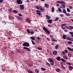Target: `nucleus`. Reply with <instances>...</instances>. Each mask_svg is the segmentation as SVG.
I'll return each mask as SVG.
<instances>
[{
    "label": "nucleus",
    "mask_w": 73,
    "mask_h": 73,
    "mask_svg": "<svg viewBox=\"0 0 73 73\" xmlns=\"http://www.w3.org/2000/svg\"><path fill=\"white\" fill-rule=\"evenodd\" d=\"M46 65L48 66H50V64L48 62H46Z\"/></svg>",
    "instance_id": "nucleus-25"
},
{
    "label": "nucleus",
    "mask_w": 73,
    "mask_h": 73,
    "mask_svg": "<svg viewBox=\"0 0 73 73\" xmlns=\"http://www.w3.org/2000/svg\"><path fill=\"white\" fill-rule=\"evenodd\" d=\"M59 19V18L58 17H56L55 20H53V21H58V20Z\"/></svg>",
    "instance_id": "nucleus-22"
},
{
    "label": "nucleus",
    "mask_w": 73,
    "mask_h": 73,
    "mask_svg": "<svg viewBox=\"0 0 73 73\" xmlns=\"http://www.w3.org/2000/svg\"><path fill=\"white\" fill-rule=\"evenodd\" d=\"M68 29L69 30L71 31V29H73V26H69Z\"/></svg>",
    "instance_id": "nucleus-15"
},
{
    "label": "nucleus",
    "mask_w": 73,
    "mask_h": 73,
    "mask_svg": "<svg viewBox=\"0 0 73 73\" xmlns=\"http://www.w3.org/2000/svg\"><path fill=\"white\" fill-rule=\"evenodd\" d=\"M30 33L31 35H33L34 34V31L32 30H30Z\"/></svg>",
    "instance_id": "nucleus-16"
},
{
    "label": "nucleus",
    "mask_w": 73,
    "mask_h": 73,
    "mask_svg": "<svg viewBox=\"0 0 73 73\" xmlns=\"http://www.w3.org/2000/svg\"><path fill=\"white\" fill-rule=\"evenodd\" d=\"M5 69H4V68L2 69V71H3V72H5Z\"/></svg>",
    "instance_id": "nucleus-59"
},
{
    "label": "nucleus",
    "mask_w": 73,
    "mask_h": 73,
    "mask_svg": "<svg viewBox=\"0 0 73 73\" xmlns=\"http://www.w3.org/2000/svg\"><path fill=\"white\" fill-rule=\"evenodd\" d=\"M26 20L27 23H31V21L29 19H26Z\"/></svg>",
    "instance_id": "nucleus-28"
},
{
    "label": "nucleus",
    "mask_w": 73,
    "mask_h": 73,
    "mask_svg": "<svg viewBox=\"0 0 73 73\" xmlns=\"http://www.w3.org/2000/svg\"><path fill=\"white\" fill-rule=\"evenodd\" d=\"M17 3L18 4H23V1L21 0H17Z\"/></svg>",
    "instance_id": "nucleus-4"
},
{
    "label": "nucleus",
    "mask_w": 73,
    "mask_h": 73,
    "mask_svg": "<svg viewBox=\"0 0 73 73\" xmlns=\"http://www.w3.org/2000/svg\"><path fill=\"white\" fill-rule=\"evenodd\" d=\"M23 46H29L30 45L29 43L26 42L23 43Z\"/></svg>",
    "instance_id": "nucleus-3"
},
{
    "label": "nucleus",
    "mask_w": 73,
    "mask_h": 73,
    "mask_svg": "<svg viewBox=\"0 0 73 73\" xmlns=\"http://www.w3.org/2000/svg\"><path fill=\"white\" fill-rule=\"evenodd\" d=\"M29 65L30 67H32V66H33V65L32 64Z\"/></svg>",
    "instance_id": "nucleus-54"
},
{
    "label": "nucleus",
    "mask_w": 73,
    "mask_h": 73,
    "mask_svg": "<svg viewBox=\"0 0 73 73\" xmlns=\"http://www.w3.org/2000/svg\"><path fill=\"white\" fill-rule=\"evenodd\" d=\"M31 41L32 42V43L33 44V45H35V43L33 41V40H31Z\"/></svg>",
    "instance_id": "nucleus-43"
},
{
    "label": "nucleus",
    "mask_w": 73,
    "mask_h": 73,
    "mask_svg": "<svg viewBox=\"0 0 73 73\" xmlns=\"http://www.w3.org/2000/svg\"><path fill=\"white\" fill-rule=\"evenodd\" d=\"M56 3L57 4L60 3V4H66V3H65V2L64 1H56Z\"/></svg>",
    "instance_id": "nucleus-5"
},
{
    "label": "nucleus",
    "mask_w": 73,
    "mask_h": 73,
    "mask_svg": "<svg viewBox=\"0 0 73 73\" xmlns=\"http://www.w3.org/2000/svg\"><path fill=\"white\" fill-rule=\"evenodd\" d=\"M66 35H63L62 36V38L63 39H64V40H65L66 38Z\"/></svg>",
    "instance_id": "nucleus-11"
},
{
    "label": "nucleus",
    "mask_w": 73,
    "mask_h": 73,
    "mask_svg": "<svg viewBox=\"0 0 73 73\" xmlns=\"http://www.w3.org/2000/svg\"><path fill=\"white\" fill-rule=\"evenodd\" d=\"M47 39L48 41H50V39H49L48 38H47Z\"/></svg>",
    "instance_id": "nucleus-61"
},
{
    "label": "nucleus",
    "mask_w": 73,
    "mask_h": 73,
    "mask_svg": "<svg viewBox=\"0 0 73 73\" xmlns=\"http://www.w3.org/2000/svg\"><path fill=\"white\" fill-rule=\"evenodd\" d=\"M36 12H39V13L40 12V11H39V10H37Z\"/></svg>",
    "instance_id": "nucleus-62"
},
{
    "label": "nucleus",
    "mask_w": 73,
    "mask_h": 73,
    "mask_svg": "<svg viewBox=\"0 0 73 73\" xmlns=\"http://www.w3.org/2000/svg\"><path fill=\"white\" fill-rule=\"evenodd\" d=\"M18 15L19 16H21V17H22V16H23V15H22L21 14H19Z\"/></svg>",
    "instance_id": "nucleus-52"
},
{
    "label": "nucleus",
    "mask_w": 73,
    "mask_h": 73,
    "mask_svg": "<svg viewBox=\"0 0 73 73\" xmlns=\"http://www.w3.org/2000/svg\"><path fill=\"white\" fill-rule=\"evenodd\" d=\"M16 52H17L18 53H20V51L19 50H16Z\"/></svg>",
    "instance_id": "nucleus-41"
},
{
    "label": "nucleus",
    "mask_w": 73,
    "mask_h": 73,
    "mask_svg": "<svg viewBox=\"0 0 73 73\" xmlns=\"http://www.w3.org/2000/svg\"><path fill=\"white\" fill-rule=\"evenodd\" d=\"M63 58H64V59H65V60H68V58L65 55L63 56Z\"/></svg>",
    "instance_id": "nucleus-12"
},
{
    "label": "nucleus",
    "mask_w": 73,
    "mask_h": 73,
    "mask_svg": "<svg viewBox=\"0 0 73 73\" xmlns=\"http://www.w3.org/2000/svg\"><path fill=\"white\" fill-rule=\"evenodd\" d=\"M44 7L48 9V8L49 7V6L47 3H46L44 4Z\"/></svg>",
    "instance_id": "nucleus-9"
},
{
    "label": "nucleus",
    "mask_w": 73,
    "mask_h": 73,
    "mask_svg": "<svg viewBox=\"0 0 73 73\" xmlns=\"http://www.w3.org/2000/svg\"><path fill=\"white\" fill-rule=\"evenodd\" d=\"M39 7V9H40L42 8V7L40 6V7Z\"/></svg>",
    "instance_id": "nucleus-63"
},
{
    "label": "nucleus",
    "mask_w": 73,
    "mask_h": 73,
    "mask_svg": "<svg viewBox=\"0 0 73 73\" xmlns=\"http://www.w3.org/2000/svg\"><path fill=\"white\" fill-rule=\"evenodd\" d=\"M40 11H44V9H43L42 8L41 9H40Z\"/></svg>",
    "instance_id": "nucleus-58"
},
{
    "label": "nucleus",
    "mask_w": 73,
    "mask_h": 73,
    "mask_svg": "<svg viewBox=\"0 0 73 73\" xmlns=\"http://www.w3.org/2000/svg\"><path fill=\"white\" fill-rule=\"evenodd\" d=\"M65 15L67 16H70V15L69 13H66Z\"/></svg>",
    "instance_id": "nucleus-37"
},
{
    "label": "nucleus",
    "mask_w": 73,
    "mask_h": 73,
    "mask_svg": "<svg viewBox=\"0 0 73 73\" xmlns=\"http://www.w3.org/2000/svg\"><path fill=\"white\" fill-rule=\"evenodd\" d=\"M3 48L5 49H6L7 48V47H6V46L4 47H3Z\"/></svg>",
    "instance_id": "nucleus-64"
},
{
    "label": "nucleus",
    "mask_w": 73,
    "mask_h": 73,
    "mask_svg": "<svg viewBox=\"0 0 73 73\" xmlns=\"http://www.w3.org/2000/svg\"><path fill=\"white\" fill-rule=\"evenodd\" d=\"M39 50H42V48H41L40 47H38L37 48Z\"/></svg>",
    "instance_id": "nucleus-47"
},
{
    "label": "nucleus",
    "mask_w": 73,
    "mask_h": 73,
    "mask_svg": "<svg viewBox=\"0 0 73 73\" xmlns=\"http://www.w3.org/2000/svg\"><path fill=\"white\" fill-rule=\"evenodd\" d=\"M35 72L36 73H38L39 72L38 71L37 69L35 70Z\"/></svg>",
    "instance_id": "nucleus-42"
},
{
    "label": "nucleus",
    "mask_w": 73,
    "mask_h": 73,
    "mask_svg": "<svg viewBox=\"0 0 73 73\" xmlns=\"http://www.w3.org/2000/svg\"><path fill=\"white\" fill-rule=\"evenodd\" d=\"M54 7H52V12H54Z\"/></svg>",
    "instance_id": "nucleus-32"
},
{
    "label": "nucleus",
    "mask_w": 73,
    "mask_h": 73,
    "mask_svg": "<svg viewBox=\"0 0 73 73\" xmlns=\"http://www.w3.org/2000/svg\"><path fill=\"white\" fill-rule=\"evenodd\" d=\"M61 5L64 9H65V5L62 4Z\"/></svg>",
    "instance_id": "nucleus-31"
},
{
    "label": "nucleus",
    "mask_w": 73,
    "mask_h": 73,
    "mask_svg": "<svg viewBox=\"0 0 73 73\" xmlns=\"http://www.w3.org/2000/svg\"><path fill=\"white\" fill-rule=\"evenodd\" d=\"M63 13H64L65 14L66 13V10H65V9H63Z\"/></svg>",
    "instance_id": "nucleus-24"
},
{
    "label": "nucleus",
    "mask_w": 73,
    "mask_h": 73,
    "mask_svg": "<svg viewBox=\"0 0 73 73\" xmlns=\"http://www.w3.org/2000/svg\"><path fill=\"white\" fill-rule=\"evenodd\" d=\"M46 17L47 19H50V16H48V15H46Z\"/></svg>",
    "instance_id": "nucleus-18"
},
{
    "label": "nucleus",
    "mask_w": 73,
    "mask_h": 73,
    "mask_svg": "<svg viewBox=\"0 0 73 73\" xmlns=\"http://www.w3.org/2000/svg\"><path fill=\"white\" fill-rule=\"evenodd\" d=\"M52 53L54 55H56L57 54V51H52Z\"/></svg>",
    "instance_id": "nucleus-8"
},
{
    "label": "nucleus",
    "mask_w": 73,
    "mask_h": 73,
    "mask_svg": "<svg viewBox=\"0 0 73 73\" xmlns=\"http://www.w3.org/2000/svg\"><path fill=\"white\" fill-rule=\"evenodd\" d=\"M62 29H63V30H64V29H65V28H64L63 27H62Z\"/></svg>",
    "instance_id": "nucleus-57"
},
{
    "label": "nucleus",
    "mask_w": 73,
    "mask_h": 73,
    "mask_svg": "<svg viewBox=\"0 0 73 73\" xmlns=\"http://www.w3.org/2000/svg\"><path fill=\"white\" fill-rule=\"evenodd\" d=\"M59 47V46L58 45V44L56 46H55V49H57Z\"/></svg>",
    "instance_id": "nucleus-29"
},
{
    "label": "nucleus",
    "mask_w": 73,
    "mask_h": 73,
    "mask_svg": "<svg viewBox=\"0 0 73 73\" xmlns=\"http://www.w3.org/2000/svg\"><path fill=\"white\" fill-rule=\"evenodd\" d=\"M3 0H0V3H2L3 1Z\"/></svg>",
    "instance_id": "nucleus-53"
},
{
    "label": "nucleus",
    "mask_w": 73,
    "mask_h": 73,
    "mask_svg": "<svg viewBox=\"0 0 73 73\" xmlns=\"http://www.w3.org/2000/svg\"><path fill=\"white\" fill-rule=\"evenodd\" d=\"M68 55L70 57H71V56H72V54H70V53H68Z\"/></svg>",
    "instance_id": "nucleus-40"
},
{
    "label": "nucleus",
    "mask_w": 73,
    "mask_h": 73,
    "mask_svg": "<svg viewBox=\"0 0 73 73\" xmlns=\"http://www.w3.org/2000/svg\"><path fill=\"white\" fill-rule=\"evenodd\" d=\"M52 41H54V42H57V40L56 39H52Z\"/></svg>",
    "instance_id": "nucleus-48"
},
{
    "label": "nucleus",
    "mask_w": 73,
    "mask_h": 73,
    "mask_svg": "<svg viewBox=\"0 0 73 73\" xmlns=\"http://www.w3.org/2000/svg\"><path fill=\"white\" fill-rule=\"evenodd\" d=\"M68 44H73V43H72V42L70 41L68 42Z\"/></svg>",
    "instance_id": "nucleus-44"
},
{
    "label": "nucleus",
    "mask_w": 73,
    "mask_h": 73,
    "mask_svg": "<svg viewBox=\"0 0 73 73\" xmlns=\"http://www.w3.org/2000/svg\"><path fill=\"white\" fill-rule=\"evenodd\" d=\"M61 61H63V62H66V60L64 59L63 58H61Z\"/></svg>",
    "instance_id": "nucleus-20"
},
{
    "label": "nucleus",
    "mask_w": 73,
    "mask_h": 73,
    "mask_svg": "<svg viewBox=\"0 0 73 73\" xmlns=\"http://www.w3.org/2000/svg\"><path fill=\"white\" fill-rule=\"evenodd\" d=\"M60 16L61 17H64V14H60Z\"/></svg>",
    "instance_id": "nucleus-50"
},
{
    "label": "nucleus",
    "mask_w": 73,
    "mask_h": 73,
    "mask_svg": "<svg viewBox=\"0 0 73 73\" xmlns=\"http://www.w3.org/2000/svg\"><path fill=\"white\" fill-rule=\"evenodd\" d=\"M58 10L59 11L61 12V13H62V11H61V9L60 8H58Z\"/></svg>",
    "instance_id": "nucleus-33"
},
{
    "label": "nucleus",
    "mask_w": 73,
    "mask_h": 73,
    "mask_svg": "<svg viewBox=\"0 0 73 73\" xmlns=\"http://www.w3.org/2000/svg\"><path fill=\"white\" fill-rule=\"evenodd\" d=\"M53 21V20L52 19H48L47 20V21L48 23H50V24H52V22Z\"/></svg>",
    "instance_id": "nucleus-7"
},
{
    "label": "nucleus",
    "mask_w": 73,
    "mask_h": 73,
    "mask_svg": "<svg viewBox=\"0 0 73 73\" xmlns=\"http://www.w3.org/2000/svg\"><path fill=\"white\" fill-rule=\"evenodd\" d=\"M48 60L49 62H50V65H51L53 66V65H54V61H53V59H52V58H50Z\"/></svg>",
    "instance_id": "nucleus-1"
},
{
    "label": "nucleus",
    "mask_w": 73,
    "mask_h": 73,
    "mask_svg": "<svg viewBox=\"0 0 73 73\" xmlns=\"http://www.w3.org/2000/svg\"><path fill=\"white\" fill-rule=\"evenodd\" d=\"M30 38L31 40H35V38L33 37H30Z\"/></svg>",
    "instance_id": "nucleus-21"
},
{
    "label": "nucleus",
    "mask_w": 73,
    "mask_h": 73,
    "mask_svg": "<svg viewBox=\"0 0 73 73\" xmlns=\"http://www.w3.org/2000/svg\"><path fill=\"white\" fill-rule=\"evenodd\" d=\"M62 54H65V52L64 51H63L62 52Z\"/></svg>",
    "instance_id": "nucleus-45"
},
{
    "label": "nucleus",
    "mask_w": 73,
    "mask_h": 73,
    "mask_svg": "<svg viewBox=\"0 0 73 73\" xmlns=\"http://www.w3.org/2000/svg\"><path fill=\"white\" fill-rule=\"evenodd\" d=\"M67 11L68 12H70V10L69 8H67Z\"/></svg>",
    "instance_id": "nucleus-34"
},
{
    "label": "nucleus",
    "mask_w": 73,
    "mask_h": 73,
    "mask_svg": "<svg viewBox=\"0 0 73 73\" xmlns=\"http://www.w3.org/2000/svg\"><path fill=\"white\" fill-rule=\"evenodd\" d=\"M41 70H42L43 71H45L46 70V69L43 68H41Z\"/></svg>",
    "instance_id": "nucleus-27"
},
{
    "label": "nucleus",
    "mask_w": 73,
    "mask_h": 73,
    "mask_svg": "<svg viewBox=\"0 0 73 73\" xmlns=\"http://www.w3.org/2000/svg\"><path fill=\"white\" fill-rule=\"evenodd\" d=\"M17 19H19V20H23V18H22V17H21L19 16H18L17 17Z\"/></svg>",
    "instance_id": "nucleus-14"
},
{
    "label": "nucleus",
    "mask_w": 73,
    "mask_h": 73,
    "mask_svg": "<svg viewBox=\"0 0 73 73\" xmlns=\"http://www.w3.org/2000/svg\"><path fill=\"white\" fill-rule=\"evenodd\" d=\"M56 59L58 61H60V60H61V58H60V57L59 56L57 57L56 58Z\"/></svg>",
    "instance_id": "nucleus-19"
},
{
    "label": "nucleus",
    "mask_w": 73,
    "mask_h": 73,
    "mask_svg": "<svg viewBox=\"0 0 73 73\" xmlns=\"http://www.w3.org/2000/svg\"><path fill=\"white\" fill-rule=\"evenodd\" d=\"M36 38L38 40H40V38H39V37H38Z\"/></svg>",
    "instance_id": "nucleus-55"
},
{
    "label": "nucleus",
    "mask_w": 73,
    "mask_h": 73,
    "mask_svg": "<svg viewBox=\"0 0 73 73\" xmlns=\"http://www.w3.org/2000/svg\"><path fill=\"white\" fill-rule=\"evenodd\" d=\"M12 12H13L14 13H18V11L15 10H13L12 11Z\"/></svg>",
    "instance_id": "nucleus-17"
},
{
    "label": "nucleus",
    "mask_w": 73,
    "mask_h": 73,
    "mask_svg": "<svg viewBox=\"0 0 73 73\" xmlns=\"http://www.w3.org/2000/svg\"><path fill=\"white\" fill-rule=\"evenodd\" d=\"M43 29L44 31L47 34H48V35H49V34H50V32H49V31L48 29H46V27H43Z\"/></svg>",
    "instance_id": "nucleus-2"
},
{
    "label": "nucleus",
    "mask_w": 73,
    "mask_h": 73,
    "mask_svg": "<svg viewBox=\"0 0 73 73\" xmlns=\"http://www.w3.org/2000/svg\"><path fill=\"white\" fill-rule=\"evenodd\" d=\"M8 11H9L10 12V13H11V12H12V9H9L8 10Z\"/></svg>",
    "instance_id": "nucleus-51"
},
{
    "label": "nucleus",
    "mask_w": 73,
    "mask_h": 73,
    "mask_svg": "<svg viewBox=\"0 0 73 73\" xmlns=\"http://www.w3.org/2000/svg\"><path fill=\"white\" fill-rule=\"evenodd\" d=\"M67 40H69V41H71V39L69 37H67Z\"/></svg>",
    "instance_id": "nucleus-36"
},
{
    "label": "nucleus",
    "mask_w": 73,
    "mask_h": 73,
    "mask_svg": "<svg viewBox=\"0 0 73 73\" xmlns=\"http://www.w3.org/2000/svg\"><path fill=\"white\" fill-rule=\"evenodd\" d=\"M23 48L24 49H27V50H28V51L29 52H30V49L29 48H28L27 47H23Z\"/></svg>",
    "instance_id": "nucleus-10"
},
{
    "label": "nucleus",
    "mask_w": 73,
    "mask_h": 73,
    "mask_svg": "<svg viewBox=\"0 0 73 73\" xmlns=\"http://www.w3.org/2000/svg\"><path fill=\"white\" fill-rule=\"evenodd\" d=\"M69 69L70 70H72V69H73V67L72 66H70L69 67Z\"/></svg>",
    "instance_id": "nucleus-23"
},
{
    "label": "nucleus",
    "mask_w": 73,
    "mask_h": 73,
    "mask_svg": "<svg viewBox=\"0 0 73 73\" xmlns=\"http://www.w3.org/2000/svg\"><path fill=\"white\" fill-rule=\"evenodd\" d=\"M56 71L57 72H60V70L59 69H57L56 70Z\"/></svg>",
    "instance_id": "nucleus-39"
},
{
    "label": "nucleus",
    "mask_w": 73,
    "mask_h": 73,
    "mask_svg": "<svg viewBox=\"0 0 73 73\" xmlns=\"http://www.w3.org/2000/svg\"><path fill=\"white\" fill-rule=\"evenodd\" d=\"M65 24H62V25H61V26L62 27H63V26H65Z\"/></svg>",
    "instance_id": "nucleus-60"
},
{
    "label": "nucleus",
    "mask_w": 73,
    "mask_h": 73,
    "mask_svg": "<svg viewBox=\"0 0 73 73\" xmlns=\"http://www.w3.org/2000/svg\"><path fill=\"white\" fill-rule=\"evenodd\" d=\"M50 37L51 38H53V36H52V35H50Z\"/></svg>",
    "instance_id": "nucleus-49"
},
{
    "label": "nucleus",
    "mask_w": 73,
    "mask_h": 73,
    "mask_svg": "<svg viewBox=\"0 0 73 73\" xmlns=\"http://www.w3.org/2000/svg\"><path fill=\"white\" fill-rule=\"evenodd\" d=\"M36 14H37V15H38L40 16H41V13H36Z\"/></svg>",
    "instance_id": "nucleus-38"
},
{
    "label": "nucleus",
    "mask_w": 73,
    "mask_h": 73,
    "mask_svg": "<svg viewBox=\"0 0 73 73\" xmlns=\"http://www.w3.org/2000/svg\"><path fill=\"white\" fill-rule=\"evenodd\" d=\"M68 7L70 9H72V7L70 6H69Z\"/></svg>",
    "instance_id": "nucleus-46"
},
{
    "label": "nucleus",
    "mask_w": 73,
    "mask_h": 73,
    "mask_svg": "<svg viewBox=\"0 0 73 73\" xmlns=\"http://www.w3.org/2000/svg\"><path fill=\"white\" fill-rule=\"evenodd\" d=\"M37 9H38V10H40V8H39V7L38 6H36L35 7Z\"/></svg>",
    "instance_id": "nucleus-30"
},
{
    "label": "nucleus",
    "mask_w": 73,
    "mask_h": 73,
    "mask_svg": "<svg viewBox=\"0 0 73 73\" xmlns=\"http://www.w3.org/2000/svg\"><path fill=\"white\" fill-rule=\"evenodd\" d=\"M67 48L68 50H70L71 51H73V48H72V49L71 48H70L69 47H67Z\"/></svg>",
    "instance_id": "nucleus-13"
},
{
    "label": "nucleus",
    "mask_w": 73,
    "mask_h": 73,
    "mask_svg": "<svg viewBox=\"0 0 73 73\" xmlns=\"http://www.w3.org/2000/svg\"><path fill=\"white\" fill-rule=\"evenodd\" d=\"M64 51L66 52V53H68V50H65Z\"/></svg>",
    "instance_id": "nucleus-56"
},
{
    "label": "nucleus",
    "mask_w": 73,
    "mask_h": 73,
    "mask_svg": "<svg viewBox=\"0 0 73 73\" xmlns=\"http://www.w3.org/2000/svg\"><path fill=\"white\" fill-rule=\"evenodd\" d=\"M20 9L21 10H24V5H20Z\"/></svg>",
    "instance_id": "nucleus-6"
},
{
    "label": "nucleus",
    "mask_w": 73,
    "mask_h": 73,
    "mask_svg": "<svg viewBox=\"0 0 73 73\" xmlns=\"http://www.w3.org/2000/svg\"><path fill=\"white\" fill-rule=\"evenodd\" d=\"M27 33H30L31 32V30H29V29H27Z\"/></svg>",
    "instance_id": "nucleus-26"
},
{
    "label": "nucleus",
    "mask_w": 73,
    "mask_h": 73,
    "mask_svg": "<svg viewBox=\"0 0 73 73\" xmlns=\"http://www.w3.org/2000/svg\"><path fill=\"white\" fill-rule=\"evenodd\" d=\"M27 71L29 73H33V72H32L31 71L27 70Z\"/></svg>",
    "instance_id": "nucleus-35"
}]
</instances>
